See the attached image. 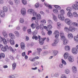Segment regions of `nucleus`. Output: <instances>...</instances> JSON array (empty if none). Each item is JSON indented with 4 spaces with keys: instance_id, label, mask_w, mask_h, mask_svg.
<instances>
[{
    "instance_id": "nucleus-1",
    "label": "nucleus",
    "mask_w": 78,
    "mask_h": 78,
    "mask_svg": "<svg viewBox=\"0 0 78 78\" xmlns=\"http://www.w3.org/2000/svg\"><path fill=\"white\" fill-rule=\"evenodd\" d=\"M60 35L61 37V39L63 40V44L64 45H67L68 44V40L66 38V37L64 36V33L61 32L60 33Z\"/></svg>"
},
{
    "instance_id": "nucleus-2",
    "label": "nucleus",
    "mask_w": 78,
    "mask_h": 78,
    "mask_svg": "<svg viewBox=\"0 0 78 78\" xmlns=\"http://www.w3.org/2000/svg\"><path fill=\"white\" fill-rule=\"evenodd\" d=\"M61 14H59L58 15V17L60 20L61 21H63L64 20V14H65L64 10H61L60 11Z\"/></svg>"
},
{
    "instance_id": "nucleus-3",
    "label": "nucleus",
    "mask_w": 78,
    "mask_h": 78,
    "mask_svg": "<svg viewBox=\"0 0 78 78\" xmlns=\"http://www.w3.org/2000/svg\"><path fill=\"white\" fill-rule=\"evenodd\" d=\"M73 8L75 10H78V2L77 1L75 2V4H73Z\"/></svg>"
},
{
    "instance_id": "nucleus-4",
    "label": "nucleus",
    "mask_w": 78,
    "mask_h": 78,
    "mask_svg": "<svg viewBox=\"0 0 78 78\" xmlns=\"http://www.w3.org/2000/svg\"><path fill=\"white\" fill-rule=\"evenodd\" d=\"M65 22L68 25H72V22L70 19L67 18L65 19Z\"/></svg>"
},
{
    "instance_id": "nucleus-5",
    "label": "nucleus",
    "mask_w": 78,
    "mask_h": 78,
    "mask_svg": "<svg viewBox=\"0 0 78 78\" xmlns=\"http://www.w3.org/2000/svg\"><path fill=\"white\" fill-rule=\"evenodd\" d=\"M70 31L71 32H74L75 31V27L73 26H70L69 27Z\"/></svg>"
},
{
    "instance_id": "nucleus-6",
    "label": "nucleus",
    "mask_w": 78,
    "mask_h": 78,
    "mask_svg": "<svg viewBox=\"0 0 78 78\" xmlns=\"http://www.w3.org/2000/svg\"><path fill=\"white\" fill-rule=\"evenodd\" d=\"M2 41H3V42L4 44H7V42L6 40V39L4 38H2V37L0 36V42H2Z\"/></svg>"
},
{
    "instance_id": "nucleus-7",
    "label": "nucleus",
    "mask_w": 78,
    "mask_h": 78,
    "mask_svg": "<svg viewBox=\"0 0 78 78\" xmlns=\"http://www.w3.org/2000/svg\"><path fill=\"white\" fill-rule=\"evenodd\" d=\"M72 52L73 54L76 55L78 53V50L76 48H73L72 49Z\"/></svg>"
},
{
    "instance_id": "nucleus-8",
    "label": "nucleus",
    "mask_w": 78,
    "mask_h": 78,
    "mask_svg": "<svg viewBox=\"0 0 78 78\" xmlns=\"http://www.w3.org/2000/svg\"><path fill=\"white\" fill-rule=\"evenodd\" d=\"M29 11L31 13V14H33V15L34 16H36V14L37 13L36 12H34V10L33 9H30V10H29Z\"/></svg>"
},
{
    "instance_id": "nucleus-9",
    "label": "nucleus",
    "mask_w": 78,
    "mask_h": 78,
    "mask_svg": "<svg viewBox=\"0 0 78 78\" xmlns=\"http://www.w3.org/2000/svg\"><path fill=\"white\" fill-rule=\"evenodd\" d=\"M68 59L70 62H72L74 61V58L73 56H69V57Z\"/></svg>"
},
{
    "instance_id": "nucleus-10",
    "label": "nucleus",
    "mask_w": 78,
    "mask_h": 78,
    "mask_svg": "<svg viewBox=\"0 0 78 78\" xmlns=\"http://www.w3.org/2000/svg\"><path fill=\"white\" fill-rule=\"evenodd\" d=\"M21 12L23 16L25 15V14H26V11L25 10V9L24 8L22 9L21 10Z\"/></svg>"
},
{
    "instance_id": "nucleus-11",
    "label": "nucleus",
    "mask_w": 78,
    "mask_h": 78,
    "mask_svg": "<svg viewBox=\"0 0 78 78\" xmlns=\"http://www.w3.org/2000/svg\"><path fill=\"white\" fill-rule=\"evenodd\" d=\"M48 54V52L46 51H43L41 53V55L42 56H44Z\"/></svg>"
},
{
    "instance_id": "nucleus-12",
    "label": "nucleus",
    "mask_w": 78,
    "mask_h": 78,
    "mask_svg": "<svg viewBox=\"0 0 78 78\" xmlns=\"http://www.w3.org/2000/svg\"><path fill=\"white\" fill-rule=\"evenodd\" d=\"M58 38L55 39L54 41V43H53L52 44V46H56V44H58Z\"/></svg>"
},
{
    "instance_id": "nucleus-13",
    "label": "nucleus",
    "mask_w": 78,
    "mask_h": 78,
    "mask_svg": "<svg viewBox=\"0 0 78 78\" xmlns=\"http://www.w3.org/2000/svg\"><path fill=\"white\" fill-rule=\"evenodd\" d=\"M20 46L22 50H25V44L23 42L21 43Z\"/></svg>"
},
{
    "instance_id": "nucleus-14",
    "label": "nucleus",
    "mask_w": 78,
    "mask_h": 78,
    "mask_svg": "<svg viewBox=\"0 0 78 78\" xmlns=\"http://www.w3.org/2000/svg\"><path fill=\"white\" fill-rule=\"evenodd\" d=\"M72 70L73 72L74 73H76L77 72V70L76 69V67L75 66H73L72 67Z\"/></svg>"
},
{
    "instance_id": "nucleus-15",
    "label": "nucleus",
    "mask_w": 78,
    "mask_h": 78,
    "mask_svg": "<svg viewBox=\"0 0 78 78\" xmlns=\"http://www.w3.org/2000/svg\"><path fill=\"white\" fill-rule=\"evenodd\" d=\"M54 33L55 35V37H58L59 35V32L58 30H55L54 32Z\"/></svg>"
},
{
    "instance_id": "nucleus-16",
    "label": "nucleus",
    "mask_w": 78,
    "mask_h": 78,
    "mask_svg": "<svg viewBox=\"0 0 78 78\" xmlns=\"http://www.w3.org/2000/svg\"><path fill=\"white\" fill-rule=\"evenodd\" d=\"M10 44L12 45H14V44H15V42L12 38H11L10 40Z\"/></svg>"
},
{
    "instance_id": "nucleus-17",
    "label": "nucleus",
    "mask_w": 78,
    "mask_h": 78,
    "mask_svg": "<svg viewBox=\"0 0 78 78\" xmlns=\"http://www.w3.org/2000/svg\"><path fill=\"white\" fill-rule=\"evenodd\" d=\"M5 12L3 11L0 10V16L3 17L5 16Z\"/></svg>"
},
{
    "instance_id": "nucleus-18",
    "label": "nucleus",
    "mask_w": 78,
    "mask_h": 78,
    "mask_svg": "<svg viewBox=\"0 0 78 78\" xmlns=\"http://www.w3.org/2000/svg\"><path fill=\"white\" fill-rule=\"evenodd\" d=\"M35 22L36 23V24H35L36 29H37V30H39V29L40 28V26H39L38 23H37V21H36Z\"/></svg>"
},
{
    "instance_id": "nucleus-19",
    "label": "nucleus",
    "mask_w": 78,
    "mask_h": 78,
    "mask_svg": "<svg viewBox=\"0 0 78 78\" xmlns=\"http://www.w3.org/2000/svg\"><path fill=\"white\" fill-rule=\"evenodd\" d=\"M9 50L10 51L12 52L13 53L15 52V51H14V49L12 48L11 46H9Z\"/></svg>"
},
{
    "instance_id": "nucleus-20",
    "label": "nucleus",
    "mask_w": 78,
    "mask_h": 78,
    "mask_svg": "<svg viewBox=\"0 0 78 78\" xmlns=\"http://www.w3.org/2000/svg\"><path fill=\"white\" fill-rule=\"evenodd\" d=\"M12 69L13 70H14L15 69H16V63H15V62H13V63L12 64Z\"/></svg>"
},
{
    "instance_id": "nucleus-21",
    "label": "nucleus",
    "mask_w": 78,
    "mask_h": 78,
    "mask_svg": "<svg viewBox=\"0 0 78 78\" xmlns=\"http://www.w3.org/2000/svg\"><path fill=\"white\" fill-rule=\"evenodd\" d=\"M3 11L4 12L8 11V7L6 6H4L2 8Z\"/></svg>"
},
{
    "instance_id": "nucleus-22",
    "label": "nucleus",
    "mask_w": 78,
    "mask_h": 78,
    "mask_svg": "<svg viewBox=\"0 0 78 78\" xmlns=\"http://www.w3.org/2000/svg\"><path fill=\"white\" fill-rule=\"evenodd\" d=\"M42 51V49L39 48H37V52L38 55L41 54V52Z\"/></svg>"
},
{
    "instance_id": "nucleus-23",
    "label": "nucleus",
    "mask_w": 78,
    "mask_h": 78,
    "mask_svg": "<svg viewBox=\"0 0 78 78\" xmlns=\"http://www.w3.org/2000/svg\"><path fill=\"white\" fill-rule=\"evenodd\" d=\"M52 15L53 16V19L55 22H57L58 20H57V17L55 15L53 14H52Z\"/></svg>"
},
{
    "instance_id": "nucleus-24",
    "label": "nucleus",
    "mask_w": 78,
    "mask_h": 78,
    "mask_svg": "<svg viewBox=\"0 0 78 78\" xmlns=\"http://www.w3.org/2000/svg\"><path fill=\"white\" fill-rule=\"evenodd\" d=\"M35 16H36L37 19H39V20H41V15H40V14H37Z\"/></svg>"
},
{
    "instance_id": "nucleus-25",
    "label": "nucleus",
    "mask_w": 78,
    "mask_h": 78,
    "mask_svg": "<svg viewBox=\"0 0 78 78\" xmlns=\"http://www.w3.org/2000/svg\"><path fill=\"white\" fill-rule=\"evenodd\" d=\"M64 58L65 59H67V58L69 57V54H68V53L67 52L65 53L64 54Z\"/></svg>"
},
{
    "instance_id": "nucleus-26",
    "label": "nucleus",
    "mask_w": 78,
    "mask_h": 78,
    "mask_svg": "<svg viewBox=\"0 0 78 78\" xmlns=\"http://www.w3.org/2000/svg\"><path fill=\"white\" fill-rule=\"evenodd\" d=\"M67 16L68 17H69L70 18H72L73 17V16H72V14L70 12H69L67 14Z\"/></svg>"
},
{
    "instance_id": "nucleus-27",
    "label": "nucleus",
    "mask_w": 78,
    "mask_h": 78,
    "mask_svg": "<svg viewBox=\"0 0 78 78\" xmlns=\"http://www.w3.org/2000/svg\"><path fill=\"white\" fill-rule=\"evenodd\" d=\"M53 56H55L57 55L58 54V51L55 50L53 51Z\"/></svg>"
},
{
    "instance_id": "nucleus-28",
    "label": "nucleus",
    "mask_w": 78,
    "mask_h": 78,
    "mask_svg": "<svg viewBox=\"0 0 78 78\" xmlns=\"http://www.w3.org/2000/svg\"><path fill=\"white\" fill-rule=\"evenodd\" d=\"M68 38L70 39H72L73 38V35L72 34L69 33L68 34Z\"/></svg>"
},
{
    "instance_id": "nucleus-29",
    "label": "nucleus",
    "mask_w": 78,
    "mask_h": 78,
    "mask_svg": "<svg viewBox=\"0 0 78 78\" xmlns=\"http://www.w3.org/2000/svg\"><path fill=\"white\" fill-rule=\"evenodd\" d=\"M46 39V37L41 38L39 40V42H44V41Z\"/></svg>"
},
{
    "instance_id": "nucleus-30",
    "label": "nucleus",
    "mask_w": 78,
    "mask_h": 78,
    "mask_svg": "<svg viewBox=\"0 0 78 78\" xmlns=\"http://www.w3.org/2000/svg\"><path fill=\"white\" fill-rule=\"evenodd\" d=\"M22 3L24 5H27V2L26 0H22Z\"/></svg>"
},
{
    "instance_id": "nucleus-31",
    "label": "nucleus",
    "mask_w": 78,
    "mask_h": 78,
    "mask_svg": "<svg viewBox=\"0 0 78 78\" xmlns=\"http://www.w3.org/2000/svg\"><path fill=\"white\" fill-rule=\"evenodd\" d=\"M2 34H3L4 37H5V38H6L7 37H8V35L6 34V32H2Z\"/></svg>"
},
{
    "instance_id": "nucleus-32",
    "label": "nucleus",
    "mask_w": 78,
    "mask_h": 78,
    "mask_svg": "<svg viewBox=\"0 0 78 78\" xmlns=\"http://www.w3.org/2000/svg\"><path fill=\"white\" fill-rule=\"evenodd\" d=\"M5 58V54L3 53H0V59H1L2 58Z\"/></svg>"
},
{
    "instance_id": "nucleus-33",
    "label": "nucleus",
    "mask_w": 78,
    "mask_h": 78,
    "mask_svg": "<svg viewBox=\"0 0 78 78\" xmlns=\"http://www.w3.org/2000/svg\"><path fill=\"white\" fill-rule=\"evenodd\" d=\"M65 50L66 51L67 50H70V47L69 46H66L65 47Z\"/></svg>"
},
{
    "instance_id": "nucleus-34",
    "label": "nucleus",
    "mask_w": 78,
    "mask_h": 78,
    "mask_svg": "<svg viewBox=\"0 0 78 78\" xmlns=\"http://www.w3.org/2000/svg\"><path fill=\"white\" fill-rule=\"evenodd\" d=\"M65 31L66 32L68 33V32H69L70 31V30L69 29V28L66 27L65 28Z\"/></svg>"
},
{
    "instance_id": "nucleus-35",
    "label": "nucleus",
    "mask_w": 78,
    "mask_h": 78,
    "mask_svg": "<svg viewBox=\"0 0 78 78\" xmlns=\"http://www.w3.org/2000/svg\"><path fill=\"white\" fill-rule=\"evenodd\" d=\"M73 16L75 17H78V15L76 13V12H74L73 13Z\"/></svg>"
},
{
    "instance_id": "nucleus-36",
    "label": "nucleus",
    "mask_w": 78,
    "mask_h": 78,
    "mask_svg": "<svg viewBox=\"0 0 78 78\" xmlns=\"http://www.w3.org/2000/svg\"><path fill=\"white\" fill-rule=\"evenodd\" d=\"M66 10L67 11H69V12H70L72 11V9L70 7H68L66 8Z\"/></svg>"
},
{
    "instance_id": "nucleus-37",
    "label": "nucleus",
    "mask_w": 78,
    "mask_h": 78,
    "mask_svg": "<svg viewBox=\"0 0 78 78\" xmlns=\"http://www.w3.org/2000/svg\"><path fill=\"white\" fill-rule=\"evenodd\" d=\"M53 11L54 13H56V14H58V9H53Z\"/></svg>"
},
{
    "instance_id": "nucleus-38",
    "label": "nucleus",
    "mask_w": 78,
    "mask_h": 78,
    "mask_svg": "<svg viewBox=\"0 0 78 78\" xmlns=\"http://www.w3.org/2000/svg\"><path fill=\"white\" fill-rule=\"evenodd\" d=\"M37 30H35L34 31H33L32 33V34L33 36H35L36 34H37Z\"/></svg>"
},
{
    "instance_id": "nucleus-39",
    "label": "nucleus",
    "mask_w": 78,
    "mask_h": 78,
    "mask_svg": "<svg viewBox=\"0 0 78 78\" xmlns=\"http://www.w3.org/2000/svg\"><path fill=\"white\" fill-rule=\"evenodd\" d=\"M40 29L41 30H43L44 29V25L43 24L41 23L40 26Z\"/></svg>"
},
{
    "instance_id": "nucleus-40",
    "label": "nucleus",
    "mask_w": 78,
    "mask_h": 78,
    "mask_svg": "<svg viewBox=\"0 0 78 78\" xmlns=\"http://www.w3.org/2000/svg\"><path fill=\"white\" fill-rule=\"evenodd\" d=\"M9 36L11 37V38H13L14 37V35L12 33H10L9 34Z\"/></svg>"
},
{
    "instance_id": "nucleus-41",
    "label": "nucleus",
    "mask_w": 78,
    "mask_h": 78,
    "mask_svg": "<svg viewBox=\"0 0 78 78\" xmlns=\"http://www.w3.org/2000/svg\"><path fill=\"white\" fill-rule=\"evenodd\" d=\"M54 6L57 9H58L59 10H60V9H61V7L58 5H55Z\"/></svg>"
},
{
    "instance_id": "nucleus-42",
    "label": "nucleus",
    "mask_w": 78,
    "mask_h": 78,
    "mask_svg": "<svg viewBox=\"0 0 78 78\" xmlns=\"http://www.w3.org/2000/svg\"><path fill=\"white\" fill-rule=\"evenodd\" d=\"M52 28V26L51 25H48L47 26V29L48 30H51Z\"/></svg>"
},
{
    "instance_id": "nucleus-43",
    "label": "nucleus",
    "mask_w": 78,
    "mask_h": 78,
    "mask_svg": "<svg viewBox=\"0 0 78 78\" xmlns=\"http://www.w3.org/2000/svg\"><path fill=\"white\" fill-rule=\"evenodd\" d=\"M15 34H16V36H17V37H19L20 34L17 31H15L14 32Z\"/></svg>"
},
{
    "instance_id": "nucleus-44",
    "label": "nucleus",
    "mask_w": 78,
    "mask_h": 78,
    "mask_svg": "<svg viewBox=\"0 0 78 78\" xmlns=\"http://www.w3.org/2000/svg\"><path fill=\"white\" fill-rule=\"evenodd\" d=\"M38 64H39V62L37 61L34 62V66H37V65H38Z\"/></svg>"
},
{
    "instance_id": "nucleus-45",
    "label": "nucleus",
    "mask_w": 78,
    "mask_h": 78,
    "mask_svg": "<svg viewBox=\"0 0 78 78\" xmlns=\"http://www.w3.org/2000/svg\"><path fill=\"white\" fill-rule=\"evenodd\" d=\"M32 39H34L35 40H37V39H38V37H37V36L34 35L32 37Z\"/></svg>"
},
{
    "instance_id": "nucleus-46",
    "label": "nucleus",
    "mask_w": 78,
    "mask_h": 78,
    "mask_svg": "<svg viewBox=\"0 0 78 78\" xmlns=\"http://www.w3.org/2000/svg\"><path fill=\"white\" fill-rule=\"evenodd\" d=\"M15 2L16 5H18L20 2V1L19 0H14Z\"/></svg>"
},
{
    "instance_id": "nucleus-47",
    "label": "nucleus",
    "mask_w": 78,
    "mask_h": 78,
    "mask_svg": "<svg viewBox=\"0 0 78 78\" xmlns=\"http://www.w3.org/2000/svg\"><path fill=\"white\" fill-rule=\"evenodd\" d=\"M65 72L66 74H69V73H70V70L68 69H66L65 70Z\"/></svg>"
},
{
    "instance_id": "nucleus-48",
    "label": "nucleus",
    "mask_w": 78,
    "mask_h": 78,
    "mask_svg": "<svg viewBox=\"0 0 78 78\" xmlns=\"http://www.w3.org/2000/svg\"><path fill=\"white\" fill-rule=\"evenodd\" d=\"M74 41H75L76 42H78V37L75 36L74 37Z\"/></svg>"
},
{
    "instance_id": "nucleus-49",
    "label": "nucleus",
    "mask_w": 78,
    "mask_h": 78,
    "mask_svg": "<svg viewBox=\"0 0 78 78\" xmlns=\"http://www.w3.org/2000/svg\"><path fill=\"white\" fill-rule=\"evenodd\" d=\"M61 78H67V76L65 75L62 74L61 75Z\"/></svg>"
},
{
    "instance_id": "nucleus-50",
    "label": "nucleus",
    "mask_w": 78,
    "mask_h": 78,
    "mask_svg": "<svg viewBox=\"0 0 78 78\" xmlns=\"http://www.w3.org/2000/svg\"><path fill=\"white\" fill-rule=\"evenodd\" d=\"M35 8H39V4L38 3H37L35 4Z\"/></svg>"
},
{
    "instance_id": "nucleus-51",
    "label": "nucleus",
    "mask_w": 78,
    "mask_h": 78,
    "mask_svg": "<svg viewBox=\"0 0 78 78\" xmlns=\"http://www.w3.org/2000/svg\"><path fill=\"white\" fill-rule=\"evenodd\" d=\"M62 64H64V65H66V64H67L66 63V61L63 60V59H62Z\"/></svg>"
},
{
    "instance_id": "nucleus-52",
    "label": "nucleus",
    "mask_w": 78,
    "mask_h": 78,
    "mask_svg": "<svg viewBox=\"0 0 78 78\" xmlns=\"http://www.w3.org/2000/svg\"><path fill=\"white\" fill-rule=\"evenodd\" d=\"M4 48L6 49V50H9V47L7 45H5L4 46Z\"/></svg>"
},
{
    "instance_id": "nucleus-53",
    "label": "nucleus",
    "mask_w": 78,
    "mask_h": 78,
    "mask_svg": "<svg viewBox=\"0 0 78 78\" xmlns=\"http://www.w3.org/2000/svg\"><path fill=\"white\" fill-rule=\"evenodd\" d=\"M27 32L29 34H31V30L30 29H29L27 30Z\"/></svg>"
},
{
    "instance_id": "nucleus-54",
    "label": "nucleus",
    "mask_w": 78,
    "mask_h": 78,
    "mask_svg": "<svg viewBox=\"0 0 78 78\" xmlns=\"http://www.w3.org/2000/svg\"><path fill=\"white\" fill-rule=\"evenodd\" d=\"M55 77H58L59 76V73H56L54 74Z\"/></svg>"
},
{
    "instance_id": "nucleus-55",
    "label": "nucleus",
    "mask_w": 78,
    "mask_h": 78,
    "mask_svg": "<svg viewBox=\"0 0 78 78\" xmlns=\"http://www.w3.org/2000/svg\"><path fill=\"white\" fill-rule=\"evenodd\" d=\"M20 23H23V22H24V20L23 19L20 18Z\"/></svg>"
},
{
    "instance_id": "nucleus-56",
    "label": "nucleus",
    "mask_w": 78,
    "mask_h": 78,
    "mask_svg": "<svg viewBox=\"0 0 78 78\" xmlns=\"http://www.w3.org/2000/svg\"><path fill=\"white\" fill-rule=\"evenodd\" d=\"M51 33H52V31L51 30L49 31L48 32V35H49V36L51 35Z\"/></svg>"
},
{
    "instance_id": "nucleus-57",
    "label": "nucleus",
    "mask_w": 78,
    "mask_h": 78,
    "mask_svg": "<svg viewBox=\"0 0 78 78\" xmlns=\"http://www.w3.org/2000/svg\"><path fill=\"white\" fill-rule=\"evenodd\" d=\"M27 29V27H23V31H25Z\"/></svg>"
},
{
    "instance_id": "nucleus-58",
    "label": "nucleus",
    "mask_w": 78,
    "mask_h": 78,
    "mask_svg": "<svg viewBox=\"0 0 78 78\" xmlns=\"http://www.w3.org/2000/svg\"><path fill=\"white\" fill-rule=\"evenodd\" d=\"M72 24H73V25L74 26H75L76 27L78 26V24L76 23H72Z\"/></svg>"
},
{
    "instance_id": "nucleus-59",
    "label": "nucleus",
    "mask_w": 78,
    "mask_h": 78,
    "mask_svg": "<svg viewBox=\"0 0 78 78\" xmlns=\"http://www.w3.org/2000/svg\"><path fill=\"white\" fill-rule=\"evenodd\" d=\"M35 25V24H34V23H32L31 24V27H32V28H35V27H34Z\"/></svg>"
},
{
    "instance_id": "nucleus-60",
    "label": "nucleus",
    "mask_w": 78,
    "mask_h": 78,
    "mask_svg": "<svg viewBox=\"0 0 78 78\" xmlns=\"http://www.w3.org/2000/svg\"><path fill=\"white\" fill-rule=\"evenodd\" d=\"M2 51H7V50H6V49L4 47V48L3 47L2 48Z\"/></svg>"
},
{
    "instance_id": "nucleus-61",
    "label": "nucleus",
    "mask_w": 78,
    "mask_h": 78,
    "mask_svg": "<svg viewBox=\"0 0 78 78\" xmlns=\"http://www.w3.org/2000/svg\"><path fill=\"white\" fill-rule=\"evenodd\" d=\"M4 3V1L3 0H0V4L2 5Z\"/></svg>"
},
{
    "instance_id": "nucleus-62",
    "label": "nucleus",
    "mask_w": 78,
    "mask_h": 78,
    "mask_svg": "<svg viewBox=\"0 0 78 78\" xmlns=\"http://www.w3.org/2000/svg\"><path fill=\"white\" fill-rule=\"evenodd\" d=\"M9 4H10V5H13V2L12 1H10L9 2Z\"/></svg>"
},
{
    "instance_id": "nucleus-63",
    "label": "nucleus",
    "mask_w": 78,
    "mask_h": 78,
    "mask_svg": "<svg viewBox=\"0 0 78 78\" xmlns=\"http://www.w3.org/2000/svg\"><path fill=\"white\" fill-rule=\"evenodd\" d=\"M41 23H46V21L45 20H43L41 21Z\"/></svg>"
},
{
    "instance_id": "nucleus-64",
    "label": "nucleus",
    "mask_w": 78,
    "mask_h": 78,
    "mask_svg": "<svg viewBox=\"0 0 78 78\" xmlns=\"http://www.w3.org/2000/svg\"><path fill=\"white\" fill-rule=\"evenodd\" d=\"M9 78H15L14 77V74L13 75H11V76H9Z\"/></svg>"
}]
</instances>
